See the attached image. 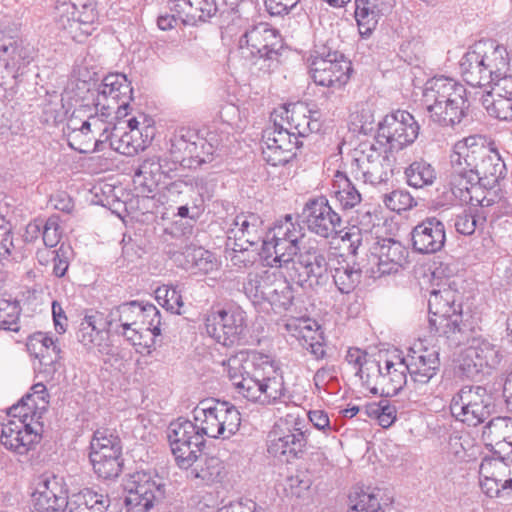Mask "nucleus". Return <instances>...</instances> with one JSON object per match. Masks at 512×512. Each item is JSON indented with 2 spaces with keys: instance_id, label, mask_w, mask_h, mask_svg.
<instances>
[{
  "instance_id": "nucleus-1",
  "label": "nucleus",
  "mask_w": 512,
  "mask_h": 512,
  "mask_svg": "<svg viewBox=\"0 0 512 512\" xmlns=\"http://www.w3.org/2000/svg\"><path fill=\"white\" fill-rule=\"evenodd\" d=\"M236 392L262 406L284 402L288 390L283 373L269 355L256 350H241L222 361Z\"/></svg>"
},
{
  "instance_id": "nucleus-2",
  "label": "nucleus",
  "mask_w": 512,
  "mask_h": 512,
  "mask_svg": "<svg viewBox=\"0 0 512 512\" xmlns=\"http://www.w3.org/2000/svg\"><path fill=\"white\" fill-rule=\"evenodd\" d=\"M450 162V175L457 176L458 185L467 183L463 179H470L482 185L496 186L506 175V166L498 151L475 136L455 144Z\"/></svg>"
},
{
  "instance_id": "nucleus-3",
  "label": "nucleus",
  "mask_w": 512,
  "mask_h": 512,
  "mask_svg": "<svg viewBox=\"0 0 512 512\" xmlns=\"http://www.w3.org/2000/svg\"><path fill=\"white\" fill-rule=\"evenodd\" d=\"M458 298L457 288L448 284L433 286L428 299L430 330L444 336L453 346L468 344L474 332L472 321L464 319Z\"/></svg>"
},
{
  "instance_id": "nucleus-4",
  "label": "nucleus",
  "mask_w": 512,
  "mask_h": 512,
  "mask_svg": "<svg viewBox=\"0 0 512 512\" xmlns=\"http://www.w3.org/2000/svg\"><path fill=\"white\" fill-rule=\"evenodd\" d=\"M423 101L429 118L442 127H455L468 116L467 90L458 81L438 76L425 83Z\"/></svg>"
},
{
  "instance_id": "nucleus-5",
  "label": "nucleus",
  "mask_w": 512,
  "mask_h": 512,
  "mask_svg": "<svg viewBox=\"0 0 512 512\" xmlns=\"http://www.w3.org/2000/svg\"><path fill=\"white\" fill-rule=\"evenodd\" d=\"M281 36L268 23L249 26L238 40V52L246 64L269 74L280 65Z\"/></svg>"
},
{
  "instance_id": "nucleus-6",
  "label": "nucleus",
  "mask_w": 512,
  "mask_h": 512,
  "mask_svg": "<svg viewBox=\"0 0 512 512\" xmlns=\"http://www.w3.org/2000/svg\"><path fill=\"white\" fill-rule=\"evenodd\" d=\"M310 430L305 418L299 413H288L280 417L268 435L267 452L285 464L304 459L308 449Z\"/></svg>"
},
{
  "instance_id": "nucleus-7",
  "label": "nucleus",
  "mask_w": 512,
  "mask_h": 512,
  "mask_svg": "<svg viewBox=\"0 0 512 512\" xmlns=\"http://www.w3.org/2000/svg\"><path fill=\"white\" fill-rule=\"evenodd\" d=\"M98 20L95 0H57L54 21L57 28L72 40L81 42L91 35Z\"/></svg>"
},
{
  "instance_id": "nucleus-8",
  "label": "nucleus",
  "mask_w": 512,
  "mask_h": 512,
  "mask_svg": "<svg viewBox=\"0 0 512 512\" xmlns=\"http://www.w3.org/2000/svg\"><path fill=\"white\" fill-rule=\"evenodd\" d=\"M494 398L480 385H464L450 402V411L456 420L476 427L484 423L495 412Z\"/></svg>"
},
{
  "instance_id": "nucleus-9",
  "label": "nucleus",
  "mask_w": 512,
  "mask_h": 512,
  "mask_svg": "<svg viewBox=\"0 0 512 512\" xmlns=\"http://www.w3.org/2000/svg\"><path fill=\"white\" fill-rule=\"evenodd\" d=\"M128 496L125 498L127 512H151L165 498L166 483L155 471H136L128 476L124 484Z\"/></svg>"
},
{
  "instance_id": "nucleus-10",
  "label": "nucleus",
  "mask_w": 512,
  "mask_h": 512,
  "mask_svg": "<svg viewBox=\"0 0 512 512\" xmlns=\"http://www.w3.org/2000/svg\"><path fill=\"white\" fill-rule=\"evenodd\" d=\"M204 327L216 342L232 347L245 342L247 315L240 307L212 310L205 315Z\"/></svg>"
},
{
  "instance_id": "nucleus-11",
  "label": "nucleus",
  "mask_w": 512,
  "mask_h": 512,
  "mask_svg": "<svg viewBox=\"0 0 512 512\" xmlns=\"http://www.w3.org/2000/svg\"><path fill=\"white\" fill-rule=\"evenodd\" d=\"M167 438L177 465L188 470L199 457L206 440L194 420L178 417L167 428Z\"/></svg>"
},
{
  "instance_id": "nucleus-12",
  "label": "nucleus",
  "mask_w": 512,
  "mask_h": 512,
  "mask_svg": "<svg viewBox=\"0 0 512 512\" xmlns=\"http://www.w3.org/2000/svg\"><path fill=\"white\" fill-rule=\"evenodd\" d=\"M309 74L316 85L341 88L350 79L352 63L339 51H314L308 58Z\"/></svg>"
},
{
  "instance_id": "nucleus-13",
  "label": "nucleus",
  "mask_w": 512,
  "mask_h": 512,
  "mask_svg": "<svg viewBox=\"0 0 512 512\" xmlns=\"http://www.w3.org/2000/svg\"><path fill=\"white\" fill-rule=\"evenodd\" d=\"M132 100L133 88L126 75L111 73L98 86L94 105L103 117H109L113 112L117 117H125Z\"/></svg>"
},
{
  "instance_id": "nucleus-14",
  "label": "nucleus",
  "mask_w": 512,
  "mask_h": 512,
  "mask_svg": "<svg viewBox=\"0 0 512 512\" xmlns=\"http://www.w3.org/2000/svg\"><path fill=\"white\" fill-rule=\"evenodd\" d=\"M302 217L307 230L322 239L339 238L343 231L342 217L324 195L309 198L303 206Z\"/></svg>"
},
{
  "instance_id": "nucleus-15",
  "label": "nucleus",
  "mask_w": 512,
  "mask_h": 512,
  "mask_svg": "<svg viewBox=\"0 0 512 512\" xmlns=\"http://www.w3.org/2000/svg\"><path fill=\"white\" fill-rule=\"evenodd\" d=\"M419 124L406 110L387 114L379 123L376 142L387 144L390 151H399L411 145L418 137Z\"/></svg>"
},
{
  "instance_id": "nucleus-16",
  "label": "nucleus",
  "mask_w": 512,
  "mask_h": 512,
  "mask_svg": "<svg viewBox=\"0 0 512 512\" xmlns=\"http://www.w3.org/2000/svg\"><path fill=\"white\" fill-rule=\"evenodd\" d=\"M112 321L103 313L94 311L86 314L80 321L76 338L88 353L101 356H113L114 347L111 340Z\"/></svg>"
},
{
  "instance_id": "nucleus-17",
  "label": "nucleus",
  "mask_w": 512,
  "mask_h": 512,
  "mask_svg": "<svg viewBox=\"0 0 512 512\" xmlns=\"http://www.w3.org/2000/svg\"><path fill=\"white\" fill-rule=\"evenodd\" d=\"M372 368L376 370L377 375L375 379H372L370 374H367L364 386L373 395L385 398L393 397L410 383L407 379L408 371L404 358L398 362L386 360L384 366H381L379 362H372Z\"/></svg>"
},
{
  "instance_id": "nucleus-18",
  "label": "nucleus",
  "mask_w": 512,
  "mask_h": 512,
  "mask_svg": "<svg viewBox=\"0 0 512 512\" xmlns=\"http://www.w3.org/2000/svg\"><path fill=\"white\" fill-rule=\"evenodd\" d=\"M376 245L375 252L369 257L372 266L365 269V274L376 279L398 272L406 262L407 248L393 238L379 240Z\"/></svg>"
},
{
  "instance_id": "nucleus-19",
  "label": "nucleus",
  "mask_w": 512,
  "mask_h": 512,
  "mask_svg": "<svg viewBox=\"0 0 512 512\" xmlns=\"http://www.w3.org/2000/svg\"><path fill=\"white\" fill-rule=\"evenodd\" d=\"M35 512H68L69 496L63 479L42 475L32 494Z\"/></svg>"
},
{
  "instance_id": "nucleus-20",
  "label": "nucleus",
  "mask_w": 512,
  "mask_h": 512,
  "mask_svg": "<svg viewBox=\"0 0 512 512\" xmlns=\"http://www.w3.org/2000/svg\"><path fill=\"white\" fill-rule=\"evenodd\" d=\"M296 257L310 286H323L328 282L329 263L325 247H321L314 239H308L302 244Z\"/></svg>"
},
{
  "instance_id": "nucleus-21",
  "label": "nucleus",
  "mask_w": 512,
  "mask_h": 512,
  "mask_svg": "<svg viewBox=\"0 0 512 512\" xmlns=\"http://www.w3.org/2000/svg\"><path fill=\"white\" fill-rule=\"evenodd\" d=\"M410 236L414 252L422 255L434 254L445 245V225L437 217H427L413 227Z\"/></svg>"
},
{
  "instance_id": "nucleus-22",
  "label": "nucleus",
  "mask_w": 512,
  "mask_h": 512,
  "mask_svg": "<svg viewBox=\"0 0 512 512\" xmlns=\"http://www.w3.org/2000/svg\"><path fill=\"white\" fill-rule=\"evenodd\" d=\"M227 240L262 250L266 240L263 220L255 213L236 215L227 231Z\"/></svg>"
},
{
  "instance_id": "nucleus-23",
  "label": "nucleus",
  "mask_w": 512,
  "mask_h": 512,
  "mask_svg": "<svg viewBox=\"0 0 512 512\" xmlns=\"http://www.w3.org/2000/svg\"><path fill=\"white\" fill-rule=\"evenodd\" d=\"M404 361L410 375V384L415 390L425 387L440 369L439 353L436 350L424 349L420 353L413 351L404 357Z\"/></svg>"
},
{
  "instance_id": "nucleus-24",
  "label": "nucleus",
  "mask_w": 512,
  "mask_h": 512,
  "mask_svg": "<svg viewBox=\"0 0 512 512\" xmlns=\"http://www.w3.org/2000/svg\"><path fill=\"white\" fill-rule=\"evenodd\" d=\"M355 3L359 34L362 38H369L379 20L392 13L396 0H355Z\"/></svg>"
},
{
  "instance_id": "nucleus-25",
  "label": "nucleus",
  "mask_w": 512,
  "mask_h": 512,
  "mask_svg": "<svg viewBox=\"0 0 512 512\" xmlns=\"http://www.w3.org/2000/svg\"><path fill=\"white\" fill-rule=\"evenodd\" d=\"M0 443L8 450L23 455L39 442L40 435L23 420H9L0 424Z\"/></svg>"
},
{
  "instance_id": "nucleus-26",
  "label": "nucleus",
  "mask_w": 512,
  "mask_h": 512,
  "mask_svg": "<svg viewBox=\"0 0 512 512\" xmlns=\"http://www.w3.org/2000/svg\"><path fill=\"white\" fill-rule=\"evenodd\" d=\"M170 11H175L184 25H197L213 17L218 11L217 0H169Z\"/></svg>"
},
{
  "instance_id": "nucleus-27",
  "label": "nucleus",
  "mask_w": 512,
  "mask_h": 512,
  "mask_svg": "<svg viewBox=\"0 0 512 512\" xmlns=\"http://www.w3.org/2000/svg\"><path fill=\"white\" fill-rule=\"evenodd\" d=\"M480 55L484 61L489 84L507 73L509 70V55L505 46L493 40L477 41Z\"/></svg>"
},
{
  "instance_id": "nucleus-28",
  "label": "nucleus",
  "mask_w": 512,
  "mask_h": 512,
  "mask_svg": "<svg viewBox=\"0 0 512 512\" xmlns=\"http://www.w3.org/2000/svg\"><path fill=\"white\" fill-rule=\"evenodd\" d=\"M149 129V126L145 128L146 139H143L142 131H121V128L117 126H114L110 133H108L107 127L104 128L102 135H105V141L109 140L113 150L123 155L132 156L146 147Z\"/></svg>"
},
{
  "instance_id": "nucleus-29",
  "label": "nucleus",
  "mask_w": 512,
  "mask_h": 512,
  "mask_svg": "<svg viewBox=\"0 0 512 512\" xmlns=\"http://www.w3.org/2000/svg\"><path fill=\"white\" fill-rule=\"evenodd\" d=\"M280 279L269 270L249 272L243 283L244 293L254 304L267 302Z\"/></svg>"
},
{
  "instance_id": "nucleus-30",
  "label": "nucleus",
  "mask_w": 512,
  "mask_h": 512,
  "mask_svg": "<svg viewBox=\"0 0 512 512\" xmlns=\"http://www.w3.org/2000/svg\"><path fill=\"white\" fill-rule=\"evenodd\" d=\"M480 52L475 42L468 48L459 63L462 78L472 87H481L489 84L488 74Z\"/></svg>"
},
{
  "instance_id": "nucleus-31",
  "label": "nucleus",
  "mask_w": 512,
  "mask_h": 512,
  "mask_svg": "<svg viewBox=\"0 0 512 512\" xmlns=\"http://www.w3.org/2000/svg\"><path fill=\"white\" fill-rule=\"evenodd\" d=\"M457 180V176L450 175L451 191L462 203L474 207H488L493 204V200L487 197V191L495 186L482 185V183L470 181V179H463L467 183L458 185Z\"/></svg>"
},
{
  "instance_id": "nucleus-32",
  "label": "nucleus",
  "mask_w": 512,
  "mask_h": 512,
  "mask_svg": "<svg viewBox=\"0 0 512 512\" xmlns=\"http://www.w3.org/2000/svg\"><path fill=\"white\" fill-rule=\"evenodd\" d=\"M349 500L350 512H389L393 504V497L381 488L355 492L349 496Z\"/></svg>"
},
{
  "instance_id": "nucleus-33",
  "label": "nucleus",
  "mask_w": 512,
  "mask_h": 512,
  "mask_svg": "<svg viewBox=\"0 0 512 512\" xmlns=\"http://www.w3.org/2000/svg\"><path fill=\"white\" fill-rule=\"evenodd\" d=\"M176 261L180 266L192 273L208 274L217 269V260L214 254L202 247L186 246L177 255Z\"/></svg>"
},
{
  "instance_id": "nucleus-34",
  "label": "nucleus",
  "mask_w": 512,
  "mask_h": 512,
  "mask_svg": "<svg viewBox=\"0 0 512 512\" xmlns=\"http://www.w3.org/2000/svg\"><path fill=\"white\" fill-rule=\"evenodd\" d=\"M491 456H485L479 467V476L492 477L502 482V488H512V459L503 457L499 450H492Z\"/></svg>"
},
{
  "instance_id": "nucleus-35",
  "label": "nucleus",
  "mask_w": 512,
  "mask_h": 512,
  "mask_svg": "<svg viewBox=\"0 0 512 512\" xmlns=\"http://www.w3.org/2000/svg\"><path fill=\"white\" fill-rule=\"evenodd\" d=\"M196 132L193 129L181 127L175 130L169 139L168 153L171 159H175V162H179L183 168H190L193 163L189 161V158L191 159V152H195L197 147V144L193 145L194 139L192 138V134H196Z\"/></svg>"
},
{
  "instance_id": "nucleus-36",
  "label": "nucleus",
  "mask_w": 512,
  "mask_h": 512,
  "mask_svg": "<svg viewBox=\"0 0 512 512\" xmlns=\"http://www.w3.org/2000/svg\"><path fill=\"white\" fill-rule=\"evenodd\" d=\"M110 504L107 494L85 488L69 497L68 512H106Z\"/></svg>"
},
{
  "instance_id": "nucleus-37",
  "label": "nucleus",
  "mask_w": 512,
  "mask_h": 512,
  "mask_svg": "<svg viewBox=\"0 0 512 512\" xmlns=\"http://www.w3.org/2000/svg\"><path fill=\"white\" fill-rule=\"evenodd\" d=\"M332 197L343 211H348L359 205L362 195L345 172L337 171L332 183Z\"/></svg>"
},
{
  "instance_id": "nucleus-38",
  "label": "nucleus",
  "mask_w": 512,
  "mask_h": 512,
  "mask_svg": "<svg viewBox=\"0 0 512 512\" xmlns=\"http://www.w3.org/2000/svg\"><path fill=\"white\" fill-rule=\"evenodd\" d=\"M26 349L31 356L39 359L41 365L51 366L60 359L61 349L43 332H36L29 336Z\"/></svg>"
},
{
  "instance_id": "nucleus-39",
  "label": "nucleus",
  "mask_w": 512,
  "mask_h": 512,
  "mask_svg": "<svg viewBox=\"0 0 512 512\" xmlns=\"http://www.w3.org/2000/svg\"><path fill=\"white\" fill-rule=\"evenodd\" d=\"M187 477L196 484L210 485L220 482L224 476L223 462L217 457H205L188 468Z\"/></svg>"
},
{
  "instance_id": "nucleus-40",
  "label": "nucleus",
  "mask_w": 512,
  "mask_h": 512,
  "mask_svg": "<svg viewBox=\"0 0 512 512\" xmlns=\"http://www.w3.org/2000/svg\"><path fill=\"white\" fill-rule=\"evenodd\" d=\"M302 244L288 242L282 240L277 235L272 233V236L266 235V240L263 242L262 252L266 258L274 254L273 263L277 267L286 266L293 262L294 257L297 256L301 249Z\"/></svg>"
},
{
  "instance_id": "nucleus-41",
  "label": "nucleus",
  "mask_w": 512,
  "mask_h": 512,
  "mask_svg": "<svg viewBox=\"0 0 512 512\" xmlns=\"http://www.w3.org/2000/svg\"><path fill=\"white\" fill-rule=\"evenodd\" d=\"M316 115L317 112L308 110L301 103L294 104L291 110H286V118L290 125V130L297 133L300 137H306L308 134L320 130L321 124Z\"/></svg>"
},
{
  "instance_id": "nucleus-42",
  "label": "nucleus",
  "mask_w": 512,
  "mask_h": 512,
  "mask_svg": "<svg viewBox=\"0 0 512 512\" xmlns=\"http://www.w3.org/2000/svg\"><path fill=\"white\" fill-rule=\"evenodd\" d=\"M217 411H214L212 399H206L199 402L193 409L192 415L199 433L205 438H221L223 435L220 432L219 422H217Z\"/></svg>"
},
{
  "instance_id": "nucleus-43",
  "label": "nucleus",
  "mask_w": 512,
  "mask_h": 512,
  "mask_svg": "<svg viewBox=\"0 0 512 512\" xmlns=\"http://www.w3.org/2000/svg\"><path fill=\"white\" fill-rule=\"evenodd\" d=\"M214 411H217V422L224 439L232 437L240 428L241 414L236 406L228 401L212 398Z\"/></svg>"
},
{
  "instance_id": "nucleus-44",
  "label": "nucleus",
  "mask_w": 512,
  "mask_h": 512,
  "mask_svg": "<svg viewBox=\"0 0 512 512\" xmlns=\"http://www.w3.org/2000/svg\"><path fill=\"white\" fill-rule=\"evenodd\" d=\"M89 448V456L122 454L119 435L115 430L107 427H100L94 431Z\"/></svg>"
},
{
  "instance_id": "nucleus-45",
  "label": "nucleus",
  "mask_w": 512,
  "mask_h": 512,
  "mask_svg": "<svg viewBox=\"0 0 512 512\" xmlns=\"http://www.w3.org/2000/svg\"><path fill=\"white\" fill-rule=\"evenodd\" d=\"M363 272L365 273V270L358 264L351 265L343 261L331 270V276L337 290L342 294H349L360 284Z\"/></svg>"
},
{
  "instance_id": "nucleus-46",
  "label": "nucleus",
  "mask_w": 512,
  "mask_h": 512,
  "mask_svg": "<svg viewBox=\"0 0 512 512\" xmlns=\"http://www.w3.org/2000/svg\"><path fill=\"white\" fill-rule=\"evenodd\" d=\"M473 343L470 345V354L474 353V357L479 361L478 367L495 369L501 363L502 353L500 348L494 343L485 338H476L475 331L469 341Z\"/></svg>"
},
{
  "instance_id": "nucleus-47",
  "label": "nucleus",
  "mask_w": 512,
  "mask_h": 512,
  "mask_svg": "<svg viewBox=\"0 0 512 512\" xmlns=\"http://www.w3.org/2000/svg\"><path fill=\"white\" fill-rule=\"evenodd\" d=\"M406 183L415 189L431 186L437 178L434 166L423 158L414 160L404 171Z\"/></svg>"
},
{
  "instance_id": "nucleus-48",
  "label": "nucleus",
  "mask_w": 512,
  "mask_h": 512,
  "mask_svg": "<svg viewBox=\"0 0 512 512\" xmlns=\"http://www.w3.org/2000/svg\"><path fill=\"white\" fill-rule=\"evenodd\" d=\"M141 301L132 300L121 303L113 308L108 317V320L119 322L123 330H131L135 334L138 333L136 326L140 323Z\"/></svg>"
},
{
  "instance_id": "nucleus-49",
  "label": "nucleus",
  "mask_w": 512,
  "mask_h": 512,
  "mask_svg": "<svg viewBox=\"0 0 512 512\" xmlns=\"http://www.w3.org/2000/svg\"><path fill=\"white\" fill-rule=\"evenodd\" d=\"M260 249L227 240L225 257L230 261L231 266L237 270L247 269L257 261Z\"/></svg>"
},
{
  "instance_id": "nucleus-50",
  "label": "nucleus",
  "mask_w": 512,
  "mask_h": 512,
  "mask_svg": "<svg viewBox=\"0 0 512 512\" xmlns=\"http://www.w3.org/2000/svg\"><path fill=\"white\" fill-rule=\"evenodd\" d=\"M0 62L16 77L22 74L21 69L30 63L27 49L17 42L0 45Z\"/></svg>"
},
{
  "instance_id": "nucleus-51",
  "label": "nucleus",
  "mask_w": 512,
  "mask_h": 512,
  "mask_svg": "<svg viewBox=\"0 0 512 512\" xmlns=\"http://www.w3.org/2000/svg\"><path fill=\"white\" fill-rule=\"evenodd\" d=\"M285 328L300 341L301 346L323 336L321 327L310 318H293L285 324Z\"/></svg>"
},
{
  "instance_id": "nucleus-52",
  "label": "nucleus",
  "mask_w": 512,
  "mask_h": 512,
  "mask_svg": "<svg viewBox=\"0 0 512 512\" xmlns=\"http://www.w3.org/2000/svg\"><path fill=\"white\" fill-rule=\"evenodd\" d=\"M376 160L375 163L354 171L355 176L360 173L364 182L371 185L387 182L393 175V159L385 153L383 158Z\"/></svg>"
},
{
  "instance_id": "nucleus-53",
  "label": "nucleus",
  "mask_w": 512,
  "mask_h": 512,
  "mask_svg": "<svg viewBox=\"0 0 512 512\" xmlns=\"http://www.w3.org/2000/svg\"><path fill=\"white\" fill-rule=\"evenodd\" d=\"M95 474L108 480L118 477L123 468L122 454H106L89 456Z\"/></svg>"
},
{
  "instance_id": "nucleus-54",
  "label": "nucleus",
  "mask_w": 512,
  "mask_h": 512,
  "mask_svg": "<svg viewBox=\"0 0 512 512\" xmlns=\"http://www.w3.org/2000/svg\"><path fill=\"white\" fill-rule=\"evenodd\" d=\"M91 133V122L89 120L82 122L79 128L73 127L72 132L69 134L70 147L80 153H86L89 151L88 145L94 140V147L92 150L101 151L105 138L96 139L94 136L90 135Z\"/></svg>"
},
{
  "instance_id": "nucleus-55",
  "label": "nucleus",
  "mask_w": 512,
  "mask_h": 512,
  "mask_svg": "<svg viewBox=\"0 0 512 512\" xmlns=\"http://www.w3.org/2000/svg\"><path fill=\"white\" fill-rule=\"evenodd\" d=\"M482 105L489 116L500 121H512V98L505 99L499 95H492L488 92L482 98Z\"/></svg>"
},
{
  "instance_id": "nucleus-56",
  "label": "nucleus",
  "mask_w": 512,
  "mask_h": 512,
  "mask_svg": "<svg viewBox=\"0 0 512 512\" xmlns=\"http://www.w3.org/2000/svg\"><path fill=\"white\" fill-rule=\"evenodd\" d=\"M265 139L271 141L284 150H289L290 153L296 154V150L302 147L303 143L299 140L300 136L290 129L283 128L282 126L274 125L272 130L266 131Z\"/></svg>"
},
{
  "instance_id": "nucleus-57",
  "label": "nucleus",
  "mask_w": 512,
  "mask_h": 512,
  "mask_svg": "<svg viewBox=\"0 0 512 512\" xmlns=\"http://www.w3.org/2000/svg\"><path fill=\"white\" fill-rule=\"evenodd\" d=\"M270 233L277 235L282 240H288L296 244H303L302 239L305 236L303 227L293 221V217L290 214L285 215L282 220H279L273 227Z\"/></svg>"
},
{
  "instance_id": "nucleus-58",
  "label": "nucleus",
  "mask_w": 512,
  "mask_h": 512,
  "mask_svg": "<svg viewBox=\"0 0 512 512\" xmlns=\"http://www.w3.org/2000/svg\"><path fill=\"white\" fill-rule=\"evenodd\" d=\"M157 302L168 312L180 315L184 306L181 292L174 286L163 285L155 290Z\"/></svg>"
},
{
  "instance_id": "nucleus-59",
  "label": "nucleus",
  "mask_w": 512,
  "mask_h": 512,
  "mask_svg": "<svg viewBox=\"0 0 512 512\" xmlns=\"http://www.w3.org/2000/svg\"><path fill=\"white\" fill-rule=\"evenodd\" d=\"M294 298L293 287L285 279H280L267 303L275 312L287 311L292 306Z\"/></svg>"
},
{
  "instance_id": "nucleus-60",
  "label": "nucleus",
  "mask_w": 512,
  "mask_h": 512,
  "mask_svg": "<svg viewBox=\"0 0 512 512\" xmlns=\"http://www.w3.org/2000/svg\"><path fill=\"white\" fill-rule=\"evenodd\" d=\"M396 413V407L387 399L366 406V414L377 418L379 425L383 428H389L396 421Z\"/></svg>"
},
{
  "instance_id": "nucleus-61",
  "label": "nucleus",
  "mask_w": 512,
  "mask_h": 512,
  "mask_svg": "<svg viewBox=\"0 0 512 512\" xmlns=\"http://www.w3.org/2000/svg\"><path fill=\"white\" fill-rule=\"evenodd\" d=\"M194 139L193 145L197 144L195 152H191V159L193 162L189 169L200 168L203 164L210 163L214 159L215 147L209 143L205 138L201 137L198 132L192 134Z\"/></svg>"
},
{
  "instance_id": "nucleus-62",
  "label": "nucleus",
  "mask_w": 512,
  "mask_h": 512,
  "mask_svg": "<svg viewBox=\"0 0 512 512\" xmlns=\"http://www.w3.org/2000/svg\"><path fill=\"white\" fill-rule=\"evenodd\" d=\"M383 203L389 210L397 213L410 210L416 205L411 194L402 189L393 190L388 194H384Z\"/></svg>"
},
{
  "instance_id": "nucleus-63",
  "label": "nucleus",
  "mask_w": 512,
  "mask_h": 512,
  "mask_svg": "<svg viewBox=\"0 0 512 512\" xmlns=\"http://www.w3.org/2000/svg\"><path fill=\"white\" fill-rule=\"evenodd\" d=\"M262 156L271 166H283L294 159L296 154H292L289 150H284V148L265 139V147L262 148Z\"/></svg>"
},
{
  "instance_id": "nucleus-64",
  "label": "nucleus",
  "mask_w": 512,
  "mask_h": 512,
  "mask_svg": "<svg viewBox=\"0 0 512 512\" xmlns=\"http://www.w3.org/2000/svg\"><path fill=\"white\" fill-rule=\"evenodd\" d=\"M140 324L154 336L161 334V314L154 304L141 301Z\"/></svg>"
}]
</instances>
